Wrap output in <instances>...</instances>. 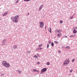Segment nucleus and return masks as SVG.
Wrapping results in <instances>:
<instances>
[{
    "instance_id": "1",
    "label": "nucleus",
    "mask_w": 77,
    "mask_h": 77,
    "mask_svg": "<svg viewBox=\"0 0 77 77\" xmlns=\"http://www.w3.org/2000/svg\"><path fill=\"white\" fill-rule=\"evenodd\" d=\"M19 18V16L17 15L14 17H12L11 18V20H13V22L14 23H17L18 21V19Z\"/></svg>"
},
{
    "instance_id": "2",
    "label": "nucleus",
    "mask_w": 77,
    "mask_h": 77,
    "mask_svg": "<svg viewBox=\"0 0 77 77\" xmlns=\"http://www.w3.org/2000/svg\"><path fill=\"white\" fill-rule=\"evenodd\" d=\"M2 65L5 67H6V68H8V67H9L10 66V64L9 63H7V62L4 61H3L2 62Z\"/></svg>"
},
{
    "instance_id": "3",
    "label": "nucleus",
    "mask_w": 77,
    "mask_h": 77,
    "mask_svg": "<svg viewBox=\"0 0 77 77\" xmlns=\"http://www.w3.org/2000/svg\"><path fill=\"white\" fill-rule=\"evenodd\" d=\"M69 59H66L64 62L63 65H66L69 64Z\"/></svg>"
},
{
    "instance_id": "4",
    "label": "nucleus",
    "mask_w": 77,
    "mask_h": 77,
    "mask_svg": "<svg viewBox=\"0 0 77 77\" xmlns=\"http://www.w3.org/2000/svg\"><path fill=\"white\" fill-rule=\"evenodd\" d=\"M39 24H40L39 26L40 27V28H42L44 26V23L42 21H41L39 22Z\"/></svg>"
},
{
    "instance_id": "5",
    "label": "nucleus",
    "mask_w": 77,
    "mask_h": 77,
    "mask_svg": "<svg viewBox=\"0 0 77 77\" xmlns=\"http://www.w3.org/2000/svg\"><path fill=\"white\" fill-rule=\"evenodd\" d=\"M47 68H44L43 69H42L41 72V73L42 74V73H43V72H45L46 71H47Z\"/></svg>"
},
{
    "instance_id": "6",
    "label": "nucleus",
    "mask_w": 77,
    "mask_h": 77,
    "mask_svg": "<svg viewBox=\"0 0 77 77\" xmlns=\"http://www.w3.org/2000/svg\"><path fill=\"white\" fill-rule=\"evenodd\" d=\"M6 41H7V39H5L2 42V43L4 45H5V43L6 42Z\"/></svg>"
},
{
    "instance_id": "7",
    "label": "nucleus",
    "mask_w": 77,
    "mask_h": 77,
    "mask_svg": "<svg viewBox=\"0 0 77 77\" xmlns=\"http://www.w3.org/2000/svg\"><path fill=\"white\" fill-rule=\"evenodd\" d=\"M61 35H62V34L61 33H58L57 35V37H58V38H59V37H60V36H61Z\"/></svg>"
},
{
    "instance_id": "8",
    "label": "nucleus",
    "mask_w": 77,
    "mask_h": 77,
    "mask_svg": "<svg viewBox=\"0 0 77 77\" xmlns=\"http://www.w3.org/2000/svg\"><path fill=\"white\" fill-rule=\"evenodd\" d=\"M43 6L44 5H42L40 6L39 9V11H41V9H42V7H43Z\"/></svg>"
},
{
    "instance_id": "9",
    "label": "nucleus",
    "mask_w": 77,
    "mask_h": 77,
    "mask_svg": "<svg viewBox=\"0 0 77 77\" xmlns=\"http://www.w3.org/2000/svg\"><path fill=\"white\" fill-rule=\"evenodd\" d=\"M48 30L50 33H51V28L49 27L48 28Z\"/></svg>"
},
{
    "instance_id": "10",
    "label": "nucleus",
    "mask_w": 77,
    "mask_h": 77,
    "mask_svg": "<svg viewBox=\"0 0 77 77\" xmlns=\"http://www.w3.org/2000/svg\"><path fill=\"white\" fill-rule=\"evenodd\" d=\"M7 14H8V13L6 12L4 13V14H2V15L3 16H5V15H7Z\"/></svg>"
},
{
    "instance_id": "11",
    "label": "nucleus",
    "mask_w": 77,
    "mask_h": 77,
    "mask_svg": "<svg viewBox=\"0 0 77 77\" xmlns=\"http://www.w3.org/2000/svg\"><path fill=\"white\" fill-rule=\"evenodd\" d=\"M13 48H14V49H16V48H17V46L16 45H14L13 46Z\"/></svg>"
},
{
    "instance_id": "12",
    "label": "nucleus",
    "mask_w": 77,
    "mask_h": 77,
    "mask_svg": "<svg viewBox=\"0 0 77 77\" xmlns=\"http://www.w3.org/2000/svg\"><path fill=\"white\" fill-rule=\"evenodd\" d=\"M33 71H34V72H36V71H37V72H38L39 71L38 70H36V69H32Z\"/></svg>"
},
{
    "instance_id": "13",
    "label": "nucleus",
    "mask_w": 77,
    "mask_h": 77,
    "mask_svg": "<svg viewBox=\"0 0 77 77\" xmlns=\"http://www.w3.org/2000/svg\"><path fill=\"white\" fill-rule=\"evenodd\" d=\"M65 48H66V49H70V47H69L67 46H66V47H65Z\"/></svg>"
},
{
    "instance_id": "14",
    "label": "nucleus",
    "mask_w": 77,
    "mask_h": 77,
    "mask_svg": "<svg viewBox=\"0 0 77 77\" xmlns=\"http://www.w3.org/2000/svg\"><path fill=\"white\" fill-rule=\"evenodd\" d=\"M73 33H74V34H75V33H77V30H75L73 31Z\"/></svg>"
},
{
    "instance_id": "15",
    "label": "nucleus",
    "mask_w": 77,
    "mask_h": 77,
    "mask_svg": "<svg viewBox=\"0 0 77 77\" xmlns=\"http://www.w3.org/2000/svg\"><path fill=\"white\" fill-rule=\"evenodd\" d=\"M38 47L39 48H40V47H42V44H41V45H39Z\"/></svg>"
},
{
    "instance_id": "16",
    "label": "nucleus",
    "mask_w": 77,
    "mask_h": 77,
    "mask_svg": "<svg viewBox=\"0 0 77 77\" xmlns=\"http://www.w3.org/2000/svg\"><path fill=\"white\" fill-rule=\"evenodd\" d=\"M17 72H19V74H20V73H21V70H17Z\"/></svg>"
},
{
    "instance_id": "17",
    "label": "nucleus",
    "mask_w": 77,
    "mask_h": 77,
    "mask_svg": "<svg viewBox=\"0 0 77 77\" xmlns=\"http://www.w3.org/2000/svg\"><path fill=\"white\" fill-rule=\"evenodd\" d=\"M62 31L61 30H60V29H59L58 31H57V32L58 33H60V32H61Z\"/></svg>"
},
{
    "instance_id": "18",
    "label": "nucleus",
    "mask_w": 77,
    "mask_h": 77,
    "mask_svg": "<svg viewBox=\"0 0 77 77\" xmlns=\"http://www.w3.org/2000/svg\"><path fill=\"white\" fill-rule=\"evenodd\" d=\"M47 65H50V63L49 62H48L47 63Z\"/></svg>"
},
{
    "instance_id": "19",
    "label": "nucleus",
    "mask_w": 77,
    "mask_h": 77,
    "mask_svg": "<svg viewBox=\"0 0 77 77\" xmlns=\"http://www.w3.org/2000/svg\"><path fill=\"white\" fill-rule=\"evenodd\" d=\"M60 23L61 24L63 23V20H60Z\"/></svg>"
},
{
    "instance_id": "20",
    "label": "nucleus",
    "mask_w": 77,
    "mask_h": 77,
    "mask_svg": "<svg viewBox=\"0 0 77 77\" xmlns=\"http://www.w3.org/2000/svg\"><path fill=\"white\" fill-rule=\"evenodd\" d=\"M34 57L35 58H38V56H36V55H35L34 56Z\"/></svg>"
},
{
    "instance_id": "21",
    "label": "nucleus",
    "mask_w": 77,
    "mask_h": 77,
    "mask_svg": "<svg viewBox=\"0 0 77 77\" xmlns=\"http://www.w3.org/2000/svg\"><path fill=\"white\" fill-rule=\"evenodd\" d=\"M75 35H71L69 37H73L74 36H75Z\"/></svg>"
},
{
    "instance_id": "22",
    "label": "nucleus",
    "mask_w": 77,
    "mask_h": 77,
    "mask_svg": "<svg viewBox=\"0 0 77 77\" xmlns=\"http://www.w3.org/2000/svg\"><path fill=\"white\" fill-rule=\"evenodd\" d=\"M54 42L55 44H58V43H59V42H57V41H54Z\"/></svg>"
},
{
    "instance_id": "23",
    "label": "nucleus",
    "mask_w": 77,
    "mask_h": 77,
    "mask_svg": "<svg viewBox=\"0 0 77 77\" xmlns=\"http://www.w3.org/2000/svg\"><path fill=\"white\" fill-rule=\"evenodd\" d=\"M51 45L52 47H53V46H54V43H53V42L51 43Z\"/></svg>"
},
{
    "instance_id": "24",
    "label": "nucleus",
    "mask_w": 77,
    "mask_h": 77,
    "mask_svg": "<svg viewBox=\"0 0 77 77\" xmlns=\"http://www.w3.org/2000/svg\"><path fill=\"white\" fill-rule=\"evenodd\" d=\"M72 71H73V70H72V69H71L69 70V72H72Z\"/></svg>"
},
{
    "instance_id": "25",
    "label": "nucleus",
    "mask_w": 77,
    "mask_h": 77,
    "mask_svg": "<svg viewBox=\"0 0 77 77\" xmlns=\"http://www.w3.org/2000/svg\"><path fill=\"white\" fill-rule=\"evenodd\" d=\"M31 0H24V2H29Z\"/></svg>"
},
{
    "instance_id": "26",
    "label": "nucleus",
    "mask_w": 77,
    "mask_h": 77,
    "mask_svg": "<svg viewBox=\"0 0 77 77\" xmlns=\"http://www.w3.org/2000/svg\"><path fill=\"white\" fill-rule=\"evenodd\" d=\"M73 18V16H72V17H69V19H72V18Z\"/></svg>"
},
{
    "instance_id": "27",
    "label": "nucleus",
    "mask_w": 77,
    "mask_h": 77,
    "mask_svg": "<svg viewBox=\"0 0 77 77\" xmlns=\"http://www.w3.org/2000/svg\"><path fill=\"white\" fill-rule=\"evenodd\" d=\"M19 2V1L17 0V1H16L15 3H18Z\"/></svg>"
},
{
    "instance_id": "28",
    "label": "nucleus",
    "mask_w": 77,
    "mask_h": 77,
    "mask_svg": "<svg viewBox=\"0 0 77 77\" xmlns=\"http://www.w3.org/2000/svg\"><path fill=\"white\" fill-rule=\"evenodd\" d=\"M49 47V44H48L47 45V48H48Z\"/></svg>"
},
{
    "instance_id": "29",
    "label": "nucleus",
    "mask_w": 77,
    "mask_h": 77,
    "mask_svg": "<svg viewBox=\"0 0 77 77\" xmlns=\"http://www.w3.org/2000/svg\"><path fill=\"white\" fill-rule=\"evenodd\" d=\"M75 28H75V27H74L73 28V30H75Z\"/></svg>"
},
{
    "instance_id": "30",
    "label": "nucleus",
    "mask_w": 77,
    "mask_h": 77,
    "mask_svg": "<svg viewBox=\"0 0 77 77\" xmlns=\"http://www.w3.org/2000/svg\"><path fill=\"white\" fill-rule=\"evenodd\" d=\"M74 60H75V59H73L72 60V62H74Z\"/></svg>"
},
{
    "instance_id": "31",
    "label": "nucleus",
    "mask_w": 77,
    "mask_h": 77,
    "mask_svg": "<svg viewBox=\"0 0 77 77\" xmlns=\"http://www.w3.org/2000/svg\"><path fill=\"white\" fill-rule=\"evenodd\" d=\"M58 52H59V53H61V51H60V50H59V51H58Z\"/></svg>"
},
{
    "instance_id": "32",
    "label": "nucleus",
    "mask_w": 77,
    "mask_h": 77,
    "mask_svg": "<svg viewBox=\"0 0 77 77\" xmlns=\"http://www.w3.org/2000/svg\"><path fill=\"white\" fill-rule=\"evenodd\" d=\"M63 38H67V36H66L63 37Z\"/></svg>"
},
{
    "instance_id": "33",
    "label": "nucleus",
    "mask_w": 77,
    "mask_h": 77,
    "mask_svg": "<svg viewBox=\"0 0 77 77\" xmlns=\"http://www.w3.org/2000/svg\"><path fill=\"white\" fill-rule=\"evenodd\" d=\"M36 51H37V50H39V48H37L36 49Z\"/></svg>"
},
{
    "instance_id": "34",
    "label": "nucleus",
    "mask_w": 77,
    "mask_h": 77,
    "mask_svg": "<svg viewBox=\"0 0 77 77\" xmlns=\"http://www.w3.org/2000/svg\"><path fill=\"white\" fill-rule=\"evenodd\" d=\"M48 43H49V44H51V42H49Z\"/></svg>"
},
{
    "instance_id": "35",
    "label": "nucleus",
    "mask_w": 77,
    "mask_h": 77,
    "mask_svg": "<svg viewBox=\"0 0 77 77\" xmlns=\"http://www.w3.org/2000/svg\"><path fill=\"white\" fill-rule=\"evenodd\" d=\"M37 64H39V63H40V62H37Z\"/></svg>"
},
{
    "instance_id": "36",
    "label": "nucleus",
    "mask_w": 77,
    "mask_h": 77,
    "mask_svg": "<svg viewBox=\"0 0 77 77\" xmlns=\"http://www.w3.org/2000/svg\"><path fill=\"white\" fill-rule=\"evenodd\" d=\"M27 14H28V15H30V14H29V13H27Z\"/></svg>"
},
{
    "instance_id": "37",
    "label": "nucleus",
    "mask_w": 77,
    "mask_h": 77,
    "mask_svg": "<svg viewBox=\"0 0 77 77\" xmlns=\"http://www.w3.org/2000/svg\"><path fill=\"white\" fill-rule=\"evenodd\" d=\"M42 48H41L40 49H39V50H41L42 49Z\"/></svg>"
},
{
    "instance_id": "38",
    "label": "nucleus",
    "mask_w": 77,
    "mask_h": 77,
    "mask_svg": "<svg viewBox=\"0 0 77 77\" xmlns=\"http://www.w3.org/2000/svg\"><path fill=\"white\" fill-rule=\"evenodd\" d=\"M2 20V19H0V20Z\"/></svg>"
},
{
    "instance_id": "39",
    "label": "nucleus",
    "mask_w": 77,
    "mask_h": 77,
    "mask_svg": "<svg viewBox=\"0 0 77 77\" xmlns=\"http://www.w3.org/2000/svg\"><path fill=\"white\" fill-rule=\"evenodd\" d=\"M76 29H77V27H76Z\"/></svg>"
}]
</instances>
